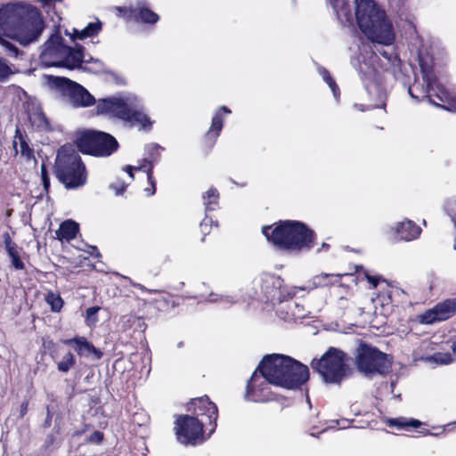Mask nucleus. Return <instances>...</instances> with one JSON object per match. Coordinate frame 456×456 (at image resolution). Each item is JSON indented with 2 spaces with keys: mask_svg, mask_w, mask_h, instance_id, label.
Wrapping results in <instances>:
<instances>
[{
  "mask_svg": "<svg viewBox=\"0 0 456 456\" xmlns=\"http://www.w3.org/2000/svg\"><path fill=\"white\" fill-rule=\"evenodd\" d=\"M256 370L269 384L286 389H298L309 379V369L294 358L280 354H266Z\"/></svg>",
  "mask_w": 456,
  "mask_h": 456,
  "instance_id": "f257e3e1",
  "label": "nucleus"
},
{
  "mask_svg": "<svg viewBox=\"0 0 456 456\" xmlns=\"http://www.w3.org/2000/svg\"><path fill=\"white\" fill-rule=\"evenodd\" d=\"M262 233L275 248L289 252L310 250L314 247L316 234L305 223L279 220L262 226Z\"/></svg>",
  "mask_w": 456,
  "mask_h": 456,
  "instance_id": "f03ea898",
  "label": "nucleus"
},
{
  "mask_svg": "<svg viewBox=\"0 0 456 456\" xmlns=\"http://www.w3.org/2000/svg\"><path fill=\"white\" fill-rule=\"evenodd\" d=\"M61 30H53L44 44L39 55L45 67H62L69 69L80 68L84 61V46L76 44L75 47L67 45L61 34Z\"/></svg>",
  "mask_w": 456,
  "mask_h": 456,
  "instance_id": "7ed1b4c3",
  "label": "nucleus"
},
{
  "mask_svg": "<svg viewBox=\"0 0 456 456\" xmlns=\"http://www.w3.org/2000/svg\"><path fill=\"white\" fill-rule=\"evenodd\" d=\"M54 175L66 189H77L86 183L87 173L79 154L61 147L54 164Z\"/></svg>",
  "mask_w": 456,
  "mask_h": 456,
  "instance_id": "20e7f679",
  "label": "nucleus"
},
{
  "mask_svg": "<svg viewBox=\"0 0 456 456\" xmlns=\"http://www.w3.org/2000/svg\"><path fill=\"white\" fill-rule=\"evenodd\" d=\"M354 355L357 370L367 378L385 377L392 370L393 356L362 340L359 341Z\"/></svg>",
  "mask_w": 456,
  "mask_h": 456,
  "instance_id": "39448f33",
  "label": "nucleus"
},
{
  "mask_svg": "<svg viewBox=\"0 0 456 456\" xmlns=\"http://www.w3.org/2000/svg\"><path fill=\"white\" fill-rule=\"evenodd\" d=\"M0 27L9 28H44L38 11L31 5L8 4L0 8ZM50 28H60L61 24L53 21L46 24Z\"/></svg>",
  "mask_w": 456,
  "mask_h": 456,
  "instance_id": "423d86ee",
  "label": "nucleus"
},
{
  "mask_svg": "<svg viewBox=\"0 0 456 456\" xmlns=\"http://www.w3.org/2000/svg\"><path fill=\"white\" fill-rule=\"evenodd\" d=\"M96 112L99 115H106L129 123L131 126H138L140 129L150 131L153 121L142 111L133 110L128 103L121 98L110 97L98 101Z\"/></svg>",
  "mask_w": 456,
  "mask_h": 456,
  "instance_id": "0eeeda50",
  "label": "nucleus"
},
{
  "mask_svg": "<svg viewBox=\"0 0 456 456\" xmlns=\"http://www.w3.org/2000/svg\"><path fill=\"white\" fill-rule=\"evenodd\" d=\"M75 142L81 153L103 158L113 154L119 146L113 135L96 130L80 132L77 135Z\"/></svg>",
  "mask_w": 456,
  "mask_h": 456,
  "instance_id": "6e6552de",
  "label": "nucleus"
},
{
  "mask_svg": "<svg viewBox=\"0 0 456 456\" xmlns=\"http://www.w3.org/2000/svg\"><path fill=\"white\" fill-rule=\"evenodd\" d=\"M311 367L317 371L325 383L340 384L346 376V354L330 347L320 359H313Z\"/></svg>",
  "mask_w": 456,
  "mask_h": 456,
  "instance_id": "1a4fd4ad",
  "label": "nucleus"
},
{
  "mask_svg": "<svg viewBox=\"0 0 456 456\" xmlns=\"http://www.w3.org/2000/svg\"><path fill=\"white\" fill-rule=\"evenodd\" d=\"M370 40L372 48L387 61L388 69L401 70L402 60L395 45V30H360Z\"/></svg>",
  "mask_w": 456,
  "mask_h": 456,
  "instance_id": "9d476101",
  "label": "nucleus"
},
{
  "mask_svg": "<svg viewBox=\"0 0 456 456\" xmlns=\"http://www.w3.org/2000/svg\"><path fill=\"white\" fill-rule=\"evenodd\" d=\"M355 20L359 28H392V23L374 0H355Z\"/></svg>",
  "mask_w": 456,
  "mask_h": 456,
  "instance_id": "9b49d317",
  "label": "nucleus"
},
{
  "mask_svg": "<svg viewBox=\"0 0 456 456\" xmlns=\"http://www.w3.org/2000/svg\"><path fill=\"white\" fill-rule=\"evenodd\" d=\"M204 419H198L189 414H182L176 417L174 431L178 442L183 444H196L203 440L206 430Z\"/></svg>",
  "mask_w": 456,
  "mask_h": 456,
  "instance_id": "f8f14e48",
  "label": "nucleus"
},
{
  "mask_svg": "<svg viewBox=\"0 0 456 456\" xmlns=\"http://www.w3.org/2000/svg\"><path fill=\"white\" fill-rule=\"evenodd\" d=\"M53 85L74 107H89L95 102L94 97L83 86L68 77H54Z\"/></svg>",
  "mask_w": 456,
  "mask_h": 456,
  "instance_id": "ddd939ff",
  "label": "nucleus"
},
{
  "mask_svg": "<svg viewBox=\"0 0 456 456\" xmlns=\"http://www.w3.org/2000/svg\"><path fill=\"white\" fill-rule=\"evenodd\" d=\"M187 411L198 419H204L208 437H209L217 427L218 408L208 395L191 399L187 403Z\"/></svg>",
  "mask_w": 456,
  "mask_h": 456,
  "instance_id": "4468645a",
  "label": "nucleus"
},
{
  "mask_svg": "<svg viewBox=\"0 0 456 456\" xmlns=\"http://www.w3.org/2000/svg\"><path fill=\"white\" fill-rule=\"evenodd\" d=\"M0 45L5 48L6 53L12 57L19 55V49L12 42H17L23 46H27L37 42L43 30H1Z\"/></svg>",
  "mask_w": 456,
  "mask_h": 456,
  "instance_id": "2eb2a0df",
  "label": "nucleus"
},
{
  "mask_svg": "<svg viewBox=\"0 0 456 456\" xmlns=\"http://www.w3.org/2000/svg\"><path fill=\"white\" fill-rule=\"evenodd\" d=\"M231 113L232 110L224 105L215 111L210 127L200 139V144L202 151L208 152L215 146L224 127V115Z\"/></svg>",
  "mask_w": 456,
  "mask_h": 456,
  "instance_id": "dca6fc26",
  "label": "nucleus"
},
{
  "mask_svg": "<svg viewBox=\"0 0 456 456\" xmlns=\"http://www.w3.org/2000/svg\"><path fill=\"white\" fill-rule=\"evenodd\" d=\"M456 314V297L448 298L437 303L433 308L419 315V321L424 324H433L450 319Z\"/></svg>",
  "mask_w": 456,
  "mask_h": 456,
  "instance_id": "f3484780",
  "label": "nucleus"
},
{
  "mask_svg": "<svg viewBox=\"0 0 456 456\" xmlns=\"http://www.w3.org/2000/svg\"><path fill=\"white\" fill-rule=\"evenodd\" d=\"M438 87H442L440 82L423 81V83L414 82L408 88L409 94L418 102L428 100L432 104L439 103L437 102Z\"/></svg>",
  "mask_w": 456,
  "mask_h": 456,
  "instance_id": "a211bd4d",
  "label": "nucleus"
},
{
  "mask_svg": "<svg viewBox=\"0 0 456 456\" xmlns=\"http://www.w3.org/2000/svg\"><path fill=\"white\" fill-rule=\"evenodd\" d=\"M61 342L71 346L79 357L94 356V359L100 360L103 353L101 349L94 346L86 337L75 336L71 338L62 339Z\"/></svg>",
  "mask_w": 456,
  "mask_h": 456,
  "instance_id": "6ab92c4d",
  "label": "nucleus"
},
{
  "mask_svg": "<svg viewBox=\"0 0 456 456\" xmlns=\"http://www.w3.org/2000/svg\"><path fill=\"white\" fill-rule=\"evenodd\" d=\"M24 109L31 126L37 131L49 132L53 130L50 120L39 104L27 102L24 104Z\"/></svg>",
  "mask_w": 456,
  "mask_h": 456,
  "instance_id": "aec40b11",
  "label": "nucleus"
},
{
  "mask_svg": "<svg viewBox=\"0 0 456 456\" xmlns=\"http://www.w3.org/2000/svg\"><path fill=\"white\" fill-rule=\"evenodd\" d=\"M115 12L118 17L126 19V20H141L142 21L148 24L156 23L159 17L157 13L153 12L150 9L138 6V7H115Z\"/></svg>",
  "mask_w": 456,
  "mask_h": 456,
  "instance_id": "412c9836",
  "label": "nucleus"
},
{
  "mask_svg": "<svg viewBox=\"0 0 456 456\" xmlns=\"http://www.w3.org/2000/svg\"><path fill=\"white\" fill-rule=\"evenodd\" d=\"M369 95L370 109H385L387 105V92L384 86L377 81H370L365 85Z\"/></svg>",
  "mask_w": 456,
  "mask_h": 456,
  "instance_id": "4be33fe9",
  "label": "nucleus"
},
{
  "mask_svg": "<svg viewBox=\"0 0 456 456\" xmlns=\"http://www.w3.org/2000/svg\"><path fill=\"white\" fill-rule=\"evenodd\" d=\"M257 372H259V370H256L248 380L245 391L246 400L253 402H260L263 400L262 393L269 383L265 379L262 380Z\"/></svg>",
  "mask_w": 456,
  "mask_h": 456,
  "instance_id": "5701e85b",
  "label": "nucleus"
},
{
  "mask_svg": "<svg viewBox=\"0 0 456 456\" xmlns=\"http://www.w3.org/2000/svg\"><path fill=\"white\" fill-rule=\"evenodd\" d=\"M395 232L401 240L410 241L420 235L421 228L413 221L406 220L396 224Z\"/></svg>",
  "mask_w": 456,
  "mask_h": 456,
  "instance_id": "b1692460",
  "label": "nucleus"
},
{
  "mask_svg": "<svg viewBox=\"0 0 456 456\" xmlns=\"http://www.w3.org/2000/svg\"><path fill=\"white\" fill-rule=\"evenodd\" d=\"M419 66L420 69L422 80L423 81H434L440 82L437 76L435 73V62L434 58L428 54L423 55L419 54Z\"/></svg>",
  "mask_w": 456,
  "mask_h": 456,
  "instance_id": "393cba45",
  "label": "nucleus"
},
{
  "mask_svg": "<svg viewBox=\"0 0 456 456\" xmlns=\"http://www.w3.org/2000/svg\"><path fill=\"white\" fill-rule=\"evenodd\" d=\"M79 232V225L77 222L69 219L63 221L56 231V238L59 240L69 241L77 237Z\"/></svg>",
  "mask_w": 456,
  "mask_h": 456,
  "instance_id": "a878e982",
  "label": "nucleus"
},
{
  "mask_svg": "<svg viewBox=\"0 0 456 456\" xmlns=\"http://www.w3.org/2000/svg\"><path fill=\"white\" fill-rule=\"evenodd\" d=\"M348 275L347 273L339 274V273H320L315 275L313 278V285L315 288H325V287H331L335 285L341 286V279L344 276Z\"/></svg>",
  "mask_w": 456,
  "mask_h": 456,
  "instance_id": "bb28decb",
  "label": "nucleus"
},
{
  "mask_svg": "<svg viewBox=\"0 0 456 456\" xmlns=\"http://www.w3.org/2000/svg\"><path fill=\"white\" fill-rule=\"evenodd\" d=\"M330 3L337 13L338 19L340 20L341 24L344 27L351 26L353 17L349 12V7L346 0H330Z\"/></svg>",
  "mask_w": 456,
  "mask_h": 456,
  "instance_id": "cd10ccee",
  "label": "nucleus"
},
{
  "mask_svg": "<svg viewBox=\"0 0 456 456\" xmlns=\"http://www.w3.org/2000/svg\"><path fill=\"white\" fill-rule=\"evenodd\" d=\"M437 102L440 103H436V106L456 112V94L450 93L444 85L438 87Z\"/></svg>",
  "mask_w": 456,
  "mask_h": 456,
  "instance_id": "c85d7f7f",
  "label": "nucleus"
},
{
  "mask_svg": "<svg viewBox=\"0 0 456 456\" xmlns=\"http://www.w3.org/2000/svg\"><path fill=\"white\" fill-rule=\"evenodd\" d=\"M386 424L390 428L395 427L399 430H401V429L408 430L411 428H418L423 425V423L419 419H412V418L408 419L405 417L387 419L386 420Z\"/></svg>",
  "mask_w": 456,
  "mask_h": 456,
  "instance_id": "c756f323",
  "label": "nucleus"
},
{
  "mask_svg": "<svg viewBox=\"0 0 456 456\" xmlns=\"http://www.w3.org/2000/svg\"><path fill=\"white\" fill-rule=\"evenodd\" d=\"M220 193L215 187H210L202 194L203 205L205 212H212L219 208Z\"/></svg>",
  "mask_w": 456,
  "mask_h": 456,
  "instance_id": "7c9ffc66",
  "label": "nucleus"
},
{
  "mask_svg": "<svg viewBox=\"0 0 456 456\" xmlns=\"http://www.w3.org/2000/svg\"><path fill=\"white\" fill-rule=\"evenodd\" d=\"M15 140L13 141V148L17 151V141L19 140L20 143V152L21 156L25 157L28 160H30L35 158L34 151L29 147L28 142L26 141L25 136L22 134L19 128L15 131Z\"/></svg>",
  "mask_w": 456,
  "mask_h": 456,
  "instance_id": "2f4dec72",
  "label": "nucleus"
},
{
  "mask_svg": "<svg viewBox=\"0 0 456 456\" xmlns=\"http://www.w3.org/2000/svg\"><path fill=\"white\" fill-rule=\"evenodd\" d=\"M45 300L50 305L51 311L53 313L61 312L64 305V301L60 293L52 290L46 293Z\"/></svg>",
  "mask_w": 456,
  "mask_h": 456,
  "instance_id": "473e14b6",
  "label": "nucleus"
},
{
  "mask_svg": "<svg viewBox=\"0 0 456 456\" xmlns=\"http://www.w3.org/2000/svg\"><path fill=\"white\" fill-rule=\"evenodd\" d=\"M167 262H169V257L165 255L150 258L146 265L150 273L158 275L162 271V266Z\"/></svg>",
  "mask_w": 456,
  "mask_h": 456,
  "instance_id": "72a5a7b5",
  "label": "nucleus"
},
{
  "mask_svg": "<svg viewBox=\"0 0 456 456\" xmlns=\"http://www.w3.org/2000/svg\"><path fill=\"white\" fill-rule=\"evenodd\" d=\"M160 147L157 144L149 145L147 147V156L142 159L141 164L146 166H151L153 167L154 163L157 162L160 158Z\"/></svg>",
  "mask_w": 456,
  "mask_h": 456,
  "instance_id": "f704fd0d",
  "label": "nucleus"
},
{
  "mask_svg": "<svg viewBox=\"0 0 456 456\" xmlns=\"http://www.w3.org/2000/svg\"><path fill=\"white\" fill-rule=\"evenodd\" d=\"M76 365V358L73 353L69 351L63 357L62 360L57 363V369L61 372H68Z\"/></svg>",
  "mask_w": 456,
  "mask_h": 456,
  "instance_id": "c9c22d12",
  "label": "nucleus"
},
{
  "mask_svg": "<svg viewBox=\"0 0 456 456\" xmlns=\"http://www.w3.org/2000/svg\"><path fill=\"white\" fill-rule=\"evenodd\" d=\"M318 73L322 76V79L328 84L334 95L339 94L338 86L337 85L335 79L332 77L330 71L326 68L320 66L318 68Z\"/></svg>",
  "mask_w": 456,
  "mask_h": 456,
  "instance_id": "e433bc0d",
  "label": "nucleus"
},
{
  "mask_svg": "<svg viewBox=\"0 0 456 456\" xmlns=\"http://www.w3.org/2000/svg\"><path fill=\"white\" fill-rule=\"evenodd\" d=\"M137 169H142V171L146 172L148 182L151 184V189L147 188V189H145V191L148 192L149 196L153 195L155 193V191H156V180H155V178L153 176V168H152V167L151 165L150 166H146L145 164H140L137 167Z\"/></svg>",
  "mask_w": 456,
  "mask_h": 456,
  "instance_id": "4c0bfd02",
  "label": "nucleus"
},
{
  "mask_svg": "<svg viewBox=\"0 0 456 456\" xmlns=\"http://www.w3.org/2000/svg\"><path fill=\"white\" fill-rule=\"evenodd\" d=\"M67 36H69L70 38L75 41L84 40L87 37H94L98 35L100 30H72V33H69V30H64Z\"/></svg>",
  "mask_w": 456,
  "mask_h": 456,
  "instance_id": "58836bf2",
  "label": "nucleus"
},
{
  "mask_svg": "<svg viewBox=\"0 0 456 456\" xmlns=\"http://www.w3.org/2000/svg\"><path fill=\"white\" fill-rule=\"evenodd\" d=\"M213 225L217 227L218 223L216 221L214 222L211 217L206 216L205 218L200 224V232L203 234V238L201 239L202 241H204L205 236L210 233Z\"/></svg>",
  "mask_w": 456,
  "mask_h": 456,
  "instance_id": "ea45409f",
  "label": "nucleus"
},
{
  "mask_svg": "<svg viewBox=\"0 0 456 456\" xmlns=\"http://www.w3.org/2000/svg\"><path fill=\"white\" fill-rule=\"evenodd\" d=\"M456 200H448L445 203L444 210L447 215L451 217L452 221L454 224V227L456 228ZM453 248L456 250V237L454 239Z\"/></svg>",
  "mask_w": 456,
  "mask_h": 456,
  "instance_id": "a19ab883",
  "label": "nucleus"
},
{
  "mask_svg": "<svg viewBox=\"0 0 456 456\" xmlns=\"http://www.w3.org/2000/svg\"><path fill=\"white\" fill-rule=\"evenodd\" d=\"M100 306H92L86 309V322L87 325H94L98 322V312L100 311Z\"/></svg>",
  "mask_w": 456,
  "mask_h": 456,
  "instance_id": "79ce46f5",
  "label": "nucleus"
},
{
  "mask_svg": "<svg viewBox=\"0 0 456 456\" xmlns=\"http://www.w3.org/2000/svg\"><path fill=\"white\" fill-rule=\"evenodd\" d=\"M40 173L44 190L48 193L50 189V176L48 175L47 167L44 162L41 164Z\"/></svg>",
  "mask_w": 456,
  "mask_h": 456,
  "instance_id": "37998d69",
  "label": "nucleus"
},
{
  "mask_svg": "<svg viewBox=\"0 0 456 456\" xmlns=\"http://www.w3.org/2000/svg\"><path fill=\"white\" fill-rule=\"evenodd\" d=\"M43 348L46 353L50 354L52 358H54L58 352V346L52 339H43Z\"/></svg>",
  "mask_w": 456,
  "mask_h": 456,
  "instance_id": "c03bdc74",
  "label": "nucleus"
},
{
  "mask_svg": "<svg viewBox=\"0 0 456 456\" xmlns=\"http://www.w3.org/2000/svg\"><path fill=\"white\" fill-rule=\"evenodd\" d=\"M12 74L11 68L5 61L0 58V82L5 81Z\"/></svg>",
  "mask_w": 456,
  "mask_h": 456,
  "instance_id": "a18cd8bd",
  "label": "nucleus"
},
{
  "mask_svg": "<svg viewBox=\"0 0 456 456\" xmlns=\"http://www.w3.org/2000/svg\"><path fill=\"white\" fill-rule=\"evenodd\" d=\"M435 360L441 364H449L452 362V357L450 353L437 354L435 355Z\"/></svg>",
  "mask_w": 456,
  "mask_h": 456,
  "instance_id": "49530a36",
  "label": "nucleus"
},
{
  "mask_svg": "<svg viewBox=\"0 0 456 456\" xmlns=\"http://www.w3.org/2000/svg\"><path fill=\"white\" fill-rule=\"evenodd\" d=\"M103 438V433L96 430L90 435V436L87 438V442L91 444H100L102 442Z\"/></svg>",
  "mask_w": 456,
  "mask_h": 456,
  "instance_id": "de8ad7c7",
  "label": "nucleus"
},
{
  "mask_svg": "<svg viewBox=\"0 0 456 456\" xmlns=\"http://www.w3.org/2000/svg\"><path fill=\"white\" fill-rule=\"evenodd\" d=\"M366 280L373 286V288H377L381 281H385L380 275H370L368 273H365Z\"/></svg>",
  "mask_w": 456,
  "mask_h": 456,
  "instance_id": "09e8293b",
  "label": "nucleus"
},
{
  "mask_svg": "<svg viewBox=\"0 0 456 456\" xmlns=\"http://www.w3.org/2000/svg\"><path fill=\"white\" fill-rule=\"evenodd\" d=\"M3 240L5 249L10 248L12 247L16 246L17 244L12 240L10 233L8 232H4Z\"/></svg>",
  "mask_w": 456,
  "mask_h": 456,
  "instance_id": "8fccbe9b",
  "label": "nucleus"
},
{
  "mask_svg": "<svg viewBox=\"0 0 456 456\" xmlns=\"http://www.w3.org/2000/svg\"><path fill=\"white\" fill-rule=\"evenodd\" d=\"M126 186L127 185L124 183H121L118 184H115V183L110 184V188L116 191L117 195H121L126 191Z\"/></svg>",
  "mask_w": 456,
  "mask_h": 456,
  "instance_id": "3c124183",
  "label": "nucleus"
},
{
  "mask_svg": "<svg viewBox=\"0 0 456 456\" xmlns=\"http://www.w3.org/2000/svg\"><path fill=\"white\" fill-rule=\"evenodd\" d=\"M12 265L16 270H23L25 268V265L20 256L12 259Z\"/></svg>",
  "mask_w": 456,
  "mask_h": 456,
  "instance_id": "603ef678",
  "label": "nucleus"
},
{
  "mask_svg": "<svg viewBox=\"0 0 456 456\" xmlns=\"http://www.w3.org/2000/svg\"><path fill=\"white\" fill-rule=\"evenodd\" d=\"M55 442H56L55 436L53 434H49L45 438L44 447L45 449H49L55 444Z\"/></svg>",
  "mask_w": 456,
  "mask_h": 456,
  "instance_id": "864d4df0",
  "label": "nucleus"
},
{
  "mask_svg": "<svg viewBox=\"0 0 456 456\" xmlns=\"http://www.w3.org/2000/svg\"><path fill=\"white\" fill-rule=\"evenodd\" d=\"M20 248L18 245L12 247L10 248L5 249L11 260L18 256H20Z\"/></svg>",
  "mask_w": 456,
  "mask_h": 456,
  "instance_id": "5fc2aeb1",
  "label": "nucleus"
},
{
  "mask_svg": "<svg viewBox=\"0 0 456 456\" xmlns=\"http://www.w3.org/2000/svg\"><path fill=\"white\" fill-rule=\"evenodd\" d=\"M102 26V23L101 22V20L99 19H95L94 22H89L84 28H101Z\"/></svg>",
  "mask_w": 456,
  "mask_h": 456,
  "instance_id": "6e6d98bb",
  "label": "nucleus"
},
{
  "mask_svg": "<svg viewBox=\"0 0 456 456\" xmlns=\"http://www.w3.org/2000/svg\"><path fill=\"white\" fill-rule=\"evenodd\" d=\"M88 253H89L92 256H94V257H95V258H99V257H101V256H102V255H101V253H100V251H99V249H98V248H97L96 246H90V247H89Z\"/></svg>",
  "mask_w": 456,
  "mask_h": 456,
  "instance_id": "4d7b16f0",
  "label": "nucleus"
},
{
  "mask_svg": "<svg viewBox=\"0 0 456 456\" xmlns=\"http://www.w3.org/2000/svg\"><path fill=\"white\" fill-rule=\"evenodd\" d=\"M125 170L127 172L129 176L133 179L134 178V171L138 170V169H137V167H134L128 165L125 167Z\"/></svg>",
  "mask_w": 456,
  "mask_h": 456,
  "instance_id": "13d9d810",
  "label": "nucleus"
},
{
  "mask_svg": "<svg viewBox=\"0 0 456 456\" xmlns=\"http://www.w3.org/2000/svg\"><path fill=\"white\" fill-rule=\"evenodd\" d=\"M85 432H86V429H77V430H75V431L72 433V436H73V437L80 436H82Z\"/></svg>",
  "mask_w": 456,
  "mask_h": 456,
  "instance_id": "bf43d9fd",
  "label": "nucleus"
},
{
  "mask_svg": "<svg viewBox=\"0 0 456 456\" xmlns=\"http://www.w3.org/2000/svg\"><path fill=\"white\" fill-rule=\"evenodd\" d=\"M51 420H52V415L51 413L48 411V414H47V418L45 419V426H49L50 423H51Z\"/></svg>",
  "mask_w": 456,
  "mask_h": 456,
  "instance_id": "052dcab7",
  "label": "nucleus"
},
{
  "mask_svg": "<svg viewBox=\"0 0 456 456\" xmlns=\"http://www.w3.org/2000/svg\"><path fill=\"white\" fill-rule=\"evenodd\" d=\"M27 411V403H22L21 405V415H24Z\"/></svg>",
  "mask_w": 456,
  "mask_h": 456,
  "instance_id": "680f3d73",
  "label": "nucleus"
},
{
  "mask_svg": "<svg viewBox=\"0 0 456 456\" xmlns=\"http://www.w3.org/2000/svg\"><path fill=\"white\" fill-rule=\"evenodd\" d=\"M452 350L456 354V340L452 345Z\"/></svg>",
  "mask_w": 456,
  "mask_h": 456,
  "instance_id": "e2e57ef3",
  "label": "nucleus"
},
{
  "mask_svg": "<svg viewBox=\"0 0 456 456\" xmlns=\"http://www.w3.org/2000/svg\"><path fill=\"white\" fill-rule=\"evenodd\" d=\"M420 434H423V435H428L430 434V432L428 430V429H424L422 431H419Z\"/></svg>",
  "mask_w": 456,
  "mask_h": 456,
  "instance_id": "0e129e2a",
  "label": "nucleus"
},
{
  "mask_svg": "<svg viewBox=\"0 0 456 456\" xmlns=\"http://www.w3.org/2000/svg\"><path fill=\"white\" fill-rule=\"evenodd\" d=\"M322 247H323V248H330V245H329V244H327V243H323V244H322Z\"/></svg>",
  "mask_w": 456,
  "mask_h": 456,
  "instance_id": "69168bd1",
  "label": "nucleus"
}]
</instances>
